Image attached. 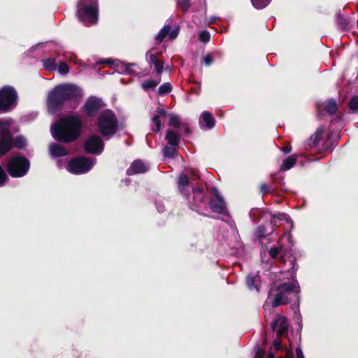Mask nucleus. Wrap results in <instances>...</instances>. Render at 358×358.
<instances>
[{
    "label": "nucleus",
    "instance_id": "a878e982",
    "mask_svg": "<svg viewBox=\"0 0 358 358\" xmlns=\"http://www.w3.org/2000/svg\"><path fill=\"white\" fill-rule=\"evenodd\" d=\"M283 246L278 243V247H273L269 250V255L272 258L275 259L283 253Z\"/></svg>",
    "mask_w": 358,
    "mask_h": 358
},
{
    "label": "nucleus",
    "instance_id": "4d7b16f0",
    "mask_svg": "<svg viewBox=\"0 0 358 358\" xmlns=\"http://www.w3.org/2000/svg\"><path fill=\"white\" fill-rule=\"evenodd\" d=\"M291 264L292 265V268L295 270L294 267H295V262L294 260H292L291 261Z\"/></svg>",
    "mask_w": 358,
    "mask_h": 358
},
{
    "label": "nucleus",
    "instance_id": "412c9836",
    "mask_svg": "<svg viewBox=\"0 0 358 358\" xmlns=\"http://www.w3.org/2000/svg\"><path fill=\"white\" fill-rule=\"evenodd\" d=\"M297 158L295 155H291L288 157L286 159H285L280 166V170L282 171H287L292 168L296 162Z\"/></svg>",
    "mask_w": 358,
    "mask_h": 358
},
{
    "label": "nucleus",
    "instance_id": "f03ea898",
    "mask_svg": "<svg viewBox=\"0 0 358 358\" xmlns=\"http://www.w3.org/2000/svg\"><path fill=\"white\" fill-rule=\"evenodd\" d=\"M81 123L74 116L61 118L51 127L52 137L57 141L68 143L74 141L80 134Z\"/></svg>",
    "mask_w": 358,
    "mask_h": 358
},
{
    "label": "nucleus",
    "instance_id": "a18cd8bd",
    "mask_svg": "<svg viewBox=\"0 0 358 358\" xmlns=\"http://www.w3.org/2000/svg\"><path fill=\"white\" fill-rule=\"evenodd\" d=\"M203 62L206 65L209 66L213 63V59L210 55H207L203 58Z\"/></svg>",
    "mask_w": 358,
    "mask_h": 358
},
{
    "label": "nucleus",
    "instance_id": "4468645a",
    "mask_svg": "<svg viewBox=\"0 0 358 358\" xmlns=\"http://www.w3.org/2000/svg\"><path fill=\"white\" fill-rule=\"evenodd\" d=\"M215 121L212 114L208 111L203 112L199 118V125L201 128L210 129L215 126Z\"/></svg>",
    "mask_w": 358,
    "mask_h": 358
},
{
    "label": "nucleus",
    "instance_id": "6e6552de",
    "mask_svg": "<svg viewBox=\"0 0 358 358\" xmlns=\"http://www.w3.org/2000/svg\"><path fill=\"white\" fill-rule=\"evenodd\" d=\"M17 93L11 87H4L0 90V110L8 111L15 105Z\"/></svg>",
    "mask_w": 358,
    "mask_h": 358
},
{
    "label": "nucleus",
    "instance_id": "052dcab7",
    "mask_svg": "<svg viewBox=\"0 0 358 358\" xmlns=\"http://www.w3.org/2000/svg\"><path fill=\"white\" fill-rule=\"evenodd\" d=\"M281 358H283V357H281Z\"/></svg>",
    "mask_w": 358,
    "mask_h": 358
},
{
    "label": "nucleus",
    "instance_id": "79ce46f5",
    "mask_svg": "<svg viewBox=\"0 0 358 358\" xmlns=\"http://www.w3.org/2000/svg\"><path fill=\"white\" fill-rule=\"evenodd\" d=\"M179 33V29L178 27L174 28L173 29H171L169 33V39L173 40L176 38Z\"/></svg>",
    "mask_w": 358,
    "mask_h": 358
},
{
    "label": "nucleus",
    "instance_id": "f257e3e1",
    "mask_svg": "<svg viewBox=\"0 0 358 358\" xmlns=\"http://www.w3.org/2000/svg\"><path fill=\"white\" fill-rule=\"evenodd\" d=\"M82 96L81 89L76 85H57L48 94V110L51 113H55L66 101L80 99Z\"/></svg>",
    "mask_w": 358,
    "mask_h": 358
},
{
    "label": "nucleus",
    "instance_id": "603ef678",
    "mask_svg": "<svg viewBox=\"0 0 358 358\" xmlns=\"http://www.w3.org/2000/svg\"><path fill=\"white\" fill-rule=\"evenodd\" d=\"M157 209L160 213L164 212V206L162 203H157Z\"/></svg>",
    "mask_w": 358,
    "mask_h": 358
},
{
    "label": "nucleus",
    "instance_id": "ea45409f",
    "mask_svg": "<svg viewBox=\"0 0 358 358\" xmlns=\"http://www.w3.org/2000/svg\"><path fill=\"white\" fill-rule=\"evenodd\" d=\"M178 6L184 10H187L190 6L189 0H176Z\"/></svg>",
    "mask_w": 358,
    "mask_h": 358
},
{
    "label": "nucleus",
    "instance_id": "f8f14e48",
    "mask_svg": "<svg viewBox=\"0 0 358 358\" xmlns=\"http://www.w3.org/2000/svg\"><path fill=\"white\" fill-rule=\"evenodd\" d=\"M148 169L149 166L147 163L141 160H135L127 169V173L128 175L144 173L148 171Z\"/></svg>",
    "mask_w": 358,
    "mask_h": 358
},
{
    "label": "nucleus",
    "instance_id": "473e14b6",
    "mask_svg": "<svg viewBox=\"0 0 358 358\" xmlns=\"http://www.w3.org/2000/svg\"><path fill=\"white\" fill-rule=\"evenodd\" d=\"M273 218H278L280 220L286 221L288 224H289L290 227H292V228L293 227L292 222L291 221L288 215H287L286 214L279 213L278 215H273Z\"/></svg>",
    "mask_w": 358,
    "mask_h": 358
},
{
    "label": "nucleus",
    "instance_id": "e433bc0d",
    "mask_svg": "<svg viewBox=\"0 0 358 358\" xmlns=\"http://www.w3.org/2000/svg\"><path fill=\"white\" fill-rule=\"evenodd\" d=\"M15 145L18 148H22L26 145V139L23 136H19L14 141Z\"/></svg>",
    "mask_w": 358,
    "mask_h": 358
},
{
    "label": "nucleus",
    "instance_id": "c85d7f7f",
    "mask_svg": "<svg viewBox=\"0 0 358 358\" xmlns=\"http://www.w3.org/2000/svg\"><path fill=\"white\" fill-rule=\"evenodd\" d=\"M43 64L44 67L49 70H55L57 69V64L55 59H45L43 60Z\"/></svg>",
    "mask_w": 358,
    "mask_h": 358
},
{
    "label": "nucleus",
    "instance_id": "864d4df0",
    "mask_svg": "<svg viewBox=\"0 0 358 358\" xmlns=\"http://www.w3.org/2000/svg\"><path fill=\"white\" fill-rule=\"evenodd\" d=\"M291 150H292V148L291 147H286V148H282V151L285 154L289 153L291 152Z\"/></svg>",
    "mask_w": 358,
    "mask_h": 358
},
{
    "label": "nucleus",
    "instance_id": "f704fd0d",
    "mask_svg": "<svg viewBox=\"0 0 358 358\" xmlns=\"http://www.w3.org/2000/svg\"><path fill=\"white\" fill-rule=\"evenodd\" d=\"M180 124V120L178 115H171L169 120V125L177 127Z\"/></svg>",
    "mask_w": 358,
    "mask_h": 358
},
{
    "label": "nucleus",
    "instance_id": "49530a36",
    "mask_svg": "<svg viewBox=\"0 0 358 358\" xmlns=\"http://www.w3.org/2000/svg\"><path fill=\"white\" fill-rule=\"evenodd\" d=\"M264 352L260 348H258L254 358H264Z\"/></svg>",
    "mask_w": 358,
    "mask_h": 358
},
{
    "label": "nucleus",
    "instance_id": "7ed1b4c3",
    "mask_svg": "<svg viewBox=\"0 0 358 358\" xmlns=\"http://www.w3.org/2000/svg\"><path fill=\"white\" fill-rule=\"evenodd\" d=\"M299 292V284L296 279L292 278L291 282H283L275 289L271 290L269 298L274 294V299L271 301V307L275 308L280 305L287 304L291 296H294L298 299Z\"/></svg>",
    "mask_w": 358,
    "mask_h": 358
},
{
    "label": "nucleus",
    "instance_id": "58836bf2",
    "mask_svg": "<svg viewBox=\"0 0 358 358\" xmlns=\"http://www.w3.org/2000/svg\"><path fill=\"white\" fill-rule=\"evenodd\" d=\"M58 71L59 73L65 75L69 71L68 65L64 62H61L58 66Z\"/></svg>",
    "mask_w": 358,
    "mask_h": 358
},
{
    "label": "nucleus",
    "instance_id": "5701e85b",
    "mask_svg": "<svg viewBox=\"0 0 358 358\" xmlns=\"http://www.w3.org/2000/svg\"><path fill=\"white\" fill-rule=\"evenodd\" d=\"M259 282V275H248L247 277V285L249 289H255L257 292H259L258 283Z\"/></svg>",
    "mask_w": 358,
    "mask_h": 358
},
{
    "label": "nucleus",
    "instance_id": "6ab92c4d",
    "mask_svg": "<svg viewBox=\"0 0 358 358\" xmlns=\"http://www.w3.org/2000/svg\"><path fill=\"white\" fill-rule=\"evenodd\" d=\"M13 121L10 119L0 120V133L1 137L11 136L10 127Z\"/></svg>",
    "mask_w": 358,
    "mask_h": 358
},
{
    "label": "nucleus",
    "instance_id": "a211bd4d",
    "mask_svg": "<svg viewBox=\"0 0 358 358\" xmlns=\"http://www.w3.org/2000/svg\"><path fill=\"white\" fill-rule=\"evenodd\" d=\"M13 145L12 136L1 137L0 141V157L8 152Z\"/></svg>",
    "mask_w": 358,
    "mask_h": 358
},
{
    "label": "nucleus",
    "instance_id": "6e6d98bb",
    "mask_svg": "<svg viewBox=\"0 0 358 358\" xmlns=\"http://www.w3.org/2000/svg\"><path fill=\"white\" fill-rule=\"evenodd\" d=\"M267 358H275V355H274V354H273V353H270V354L268 355Z\"/></svg>",
    "mask_w": 358,
    "mask_h": 358
},
{
    "label": "nucleus",
    "instance_id": "39448f33",
    "mask_svg": "<svg viewBox=\"0 0 358 358\" xmlns=\"http://www.w3.org/2000/svg\"><path fill=\"white\" fill-rule=\"evenodd\" d=\"M98 131L105 137H111L117 129V120L110 110L102 112L97 121Z\"/></svg>",
    "mask_w": 358,
    "mask_h": 358
},
{
    "label": "nucleus",
    "instance_id": "c03bdc74",
    "mask_svg": "<svg viewBox=\"0 0 358 358\" xmlns=\"http://www.w3.org/2000/svg\"><path fill=\"white\" fill-rule=\"evenodd\" d=\"M153 65L155 66V71L158 73H161L163 71V68H164V64L162 62L158 61L157 62H156L155 64H153Z\"/></svg>",
    "mask_w": 358,
    "mask_h": 358
},
{
    "label": "nucleus",
    "instance_id": "8fccbe9b",
    "mask_svg": "<svg viewBox=\"0 0 358 358\" xmlns=\"http://www.w3.org/2000/svg\"><path fill=\"white\" fill-rule=\"evenodd\" d=\"M260 190L262 193L265 194L268 191V187L266 184H262L260 186Z\"/></svg>",
    "mask_w": 358,
    "mask_h": 358
},
{
    "label": "nucleus",
    "instance_id": "0eeeda50",
    "mask_svg": "<svg viewBox=\"0 0 358 358\" xmlns=\"http://www.w3.org/2000/svg\"><path fill=\"white\" fill-rule=\"evenodd\" d=\"M95 163V158L76 157L69 161L66 169L73 174H83L88 172Z\"/></svg>",
    "mask_w": 358,
    "mask_h": 358
},
{
    "label": "nucleus",
    "instance_id": "2f4dec72",
    "mask_svg": "<svg viewBox=\"0 0 358 358\" xmlns=\"http://www.w3.org/2000/svg\"><path fill=\"white\" fill-rule=\"evenodd\" d=\"M171 85L170 83H166L162 85L158 90V92L159 94H164L169 93L171 91Z\"/></svg>",
    "mask_w": 358,
    "mask_h": 358
},
{
    "label": "nucleus",
    "instance_id": "9b49d317",
    "mask_svg": "<svg viewBox=\"0 0 358 358\" xmlns=\"http://www.w3.org/2000/svg\"><path fill=\"white\" fill-rule=\"evenodd\" d=\"M215 199L210 202L211 210L217 213L224 214L226 211L225 203L217 189H214Z\"/></svg>",
    "mask_w": 358,
    "mask_h": 358
},
{
    "label": "nucleus",
    "instance_id": "4be33fe9",
    "mask_svg": "<svg viewBox=\"0 0 358 358\" xmlns=\"http://www.w3.org/2000/svg\"><path fill=\"white\" fill-rule=\"evenodd\" d=\"M166 139L168 141L169 144L175 147L178 144L180 136L172 130H168L166 135Z\"/></svg>",
    "mask_w": 358,
    "mask_h": 358
},
{
    "label": "nucleus",
    "instance_id": "de8ad7c7",
    "mask_svg": "<svg viewBox=\"0 0 358 358\" xmlns=\"http://www.w3.org/2000/svg\"><path fill=\"white\" fill-rule=\"evenodd\" d=\"M296 358H305L301 348H296Z\"/></svg>",
    "mask_w": 358,
    "mask_h": 358
},
{
    "label": "nucleus",
    "instance_id": "b1692460",
    "mask_svg": "<svg viewBox=\"0 0 358 358\" xmlns=\"http://www.w3.org/2000/svg\"><path fill=\"white\" fill-rule=\"evenodd\" d=\"M193 192V199L195 205H198L203 199V189L202 187H198L194 189H191Z\"/></svg>",
    "mask_w": 358,
    "mask_h": 358
},
{
    "label": "nucleus",
    "instance_id": "423d86ee",
    "mask_svg": "<svg viewBox=\"0 0 358 358\" xmlns=\"http://www.w3.org/2000/svg\"><path fill=\"white\" fill-rule=\"evenodd\" d=\"M29 166V162L25 157H13L8 162L6 169L11 177L20 178L26 175Z\"/></svg>",
    "mask_w": 358,
    "mask_h": 358
},
{
    "label": "nucleus",
    "instance_id": "c9c22d12",
    "mask_svg": "<svg viewBox=\"0 0 358 358\" xmlns=\"http://www.w3.org/2000/svg\"><path fill=\"white\" fill-rule=\"evenodd\" d=\"M349 108L353 112L358 111V97H353L349 103Z\"/></svg>",
    "mask_w": 358,
    "mask_h": 358
},
{
    "label": "nucleus",
    "instance_id": "3c124183",
    "mask_svg": "<svg viewBox=\"0 0 358 358\" xmlns=\"http://www.w3.org/2000/svg\"><path fill=\"white\" fill-rule=\"evenodd\" d=\"M134 66L133 64H129L127 66H125V69H124V71L127 73H133L132 71L131 70V67Z\"/></svg>",
    "mask_w": 358,
    "mask_h": 358
},
{
    "label": "nucleus",
    "instance_id": "bb28decb",
    "mask_svg": "<svg viewBox=\"0 0 358 358\" xmlns=\"http://www.w3.org/2000/svg\"><path fill=\"white\" fill-rule=\"evenodd\" d=\"M273 231H274L273 226L271 227V228L270 229L269 231H268L265 227H259L257 229L256 235L259 238H262V237H266V236L272 234Z\"/></svg>",
    "mask_w": 358,
    "mask_h": 358
},
{
    "label": "nucleus",
    "instance_id": "dca6fc26",
    "mask_svg": "<svg viewBox=\"0 0 358 358\" xmlns=\"http://www.w3.org/2000/svg\"><path fill=\"white\" fill-rule=\"evenodd\" d=\"M189 182L188 178L185 174H181L178 179V185L180 192L187 196V199H189L187 194L191 191L189 187Z\"/></svg>",
    "mask_w": 358,
    "mask_h": 358
},
{
    "label": "nucleus",
    "instance_id": "13d9d810",
    "mask_svg": "<svg viewBox=\"0 0 358 358\" xmlns=\"http://www.w3.org/2000/svg\"><path fill=\"white\" fill-rule=\"evenodd\" d=\"M264 310L266 311L267 308H269V306L268 304H266L264 306Z\"/></svg>",
    "mask_w": 358,
    "mask_h": 358
},
{
    "label": "nucleus",
    "instance_id": "4c0bfd02",
    "mask_svg": "<svg viewBox=\"0 0 358 358\" xmlns=\"http://www.w3.org/2000/svg\"><path fill=\"white\" fill-rule=\"evenodd\" d=\"M199 38L201 41L206 43L210 41V35L208 31H203L199 34Z\"/></svg>",
    "mask_w": 358,
    "mask_h": 358
},
{
    "label": "nucleus",
    "instance_id": "c756f323",
    "mask_svg": "<svg viewBox=\"0 0 358 358\" xmlns=\"http://www.w3.org/2000/svg\"><path fill=\"white\" fill-rule=\"evenodd\" d=\"M271 0H251V2L257 9H262L265 8Z\"/></svg>",
    "mask_w": 358,
    "mask_h": 358
},
{
    "label": "nucleus",
    "instance_id": "5fc2aeb1",
    "mask_svg": "<svg viewBox=\"0 0 358 358\" xmlns=\"http://www.w3.org/2000/svg\"><path fill=\"white\" fill-rule=\"evenodd\" d=\"M285 237L289 242H291L292 236L290 234H288L287 235L285 234Z\"/></svg>",
    "mask_w": 358,
    "mask_h": 358
},
{
    "label": "nucleus",
    "instance_id": "20e7f679",
    "mask_svg": "<svg viewBox=\"0 0 358 358\" xmlns=\"http://www.w3.org/2000/svg\"><path fill=\"white\" fill-rule=\"evenodd\" d=\"M77 16L86 26L96 23L99 16L98 0H79Z\"/></svg>",
    "mask_w": 358,
    "mask_h": 358
},
{
    "label": "nucleus",
    "instance_id": "37998d69",
    "mask_svg": "<svg viewBox=\"0 0 358 358\" xmlns=\"http://www.w3.org/2000/svg\"><path fill=\"white\" fill-rule=\"evenodd\" d=\"M146 57H147V59L152 64H155L156 62H157L159 61L157 59V55L155 54L148 53V54H147Z\"/></svg>",
    "mask_w": 358,
    "mask_h": 358
},
{
    "label": "nucleus",
    "instance_id": "bf43d9fd",
    "mask_svg": "<svg viewBox=\"0 0 358 358\" xmlns=\"http://www.w3.org/2000/svg\"><path fill=\"white\" fill-rule=\"evenodd\" d=\"M103 63L104 64H110V62L108 61H105Z\"/></svg>",
    "mask_w": 358,
    "mask_h": 358
},
{
    "label": "nucleus",
    "instance_id": "1a4fd4ad",
    "mask_svg": "<svg viewBox=\"0 0 358 358\" xmlns=\"http://www.w3.org/2000/svg\"><path fill=\"white\" fill-rule=\"evenodd\" d=\"M104 144L101 138L93 135L90 136L85 142V150L88 153L100 154L103 150Z\"/></svg>",
    "mask_w": 358,
    "mask_h": 358
},
{
    "label": "nucleus",
    "instance_id": "72a5a7b5",
    "mask_svg": "<svg viewBox=\"0 0 358 358\" xmlns=\"http://www.w3.org/2000/svg\"><path fill=\"white\" fill-rule=\"evenodd\" d=\"M323 132H324V129L320 128L316 131L315 134L312 136L311 139H313V144L314 145H315L319 142Z\"/></svg>",
    "mask_w": 358,
    "mask_h": 358
},
{
    "label": "nucleus",
    "instance_id": "393cba45",
    "mask_svg": "<svg viewBox=\"0 0 358 358\" xmlns=\"http://www.w3.org/2000/svg\"><path fill=\"white\" fill-rule=\"evenodd\" d=\"M171 30V27L169 25H165L158 33V34L155 37V40L158 43H161L164 39L168 36L169 33Z\"/></svg>",
    "mask_w": 358,
    "mask_h": 358
},
{
    "label": "nucleus",
    "instance_id": "cd10ccee",
    "mask_svg": "<svg viewBox=\"0 0 358 358\" xmlns=\"http://www.w3.org/2000/svg\"><path fill=\"white\" fill-rule=\"evenodd\" d=\"M159 83V80H150L144 82L142 84V87L144 90L148 91L150 89L155 88Z\"/></svg>",
    "mask_w": 358,
    "mask_h": 358
},
{
    "label": "nucleus",
    "instance_id": "7c9ffc66",
    "mask_svg": "<svg viewBox=\"0 0 358 358\" xmlns=\"http://www.w3.org/2000/svg\"><path fill=\"white\" fill-rule=\"evenodd\" d=\"M165 157H173L177 154V150L173 147H165L163 150Z\"/></svg>",
    "mask_w": 358,
    "mask_h": 358
},
{
    "label": "nucleus",
    "instance_id": "f3484780",
    "mask_svg": "<svg viewBox=\"0 0 358 358\" xmlns=\"http://www.w3.org/2000/svg\"><path fill=\"white\" fill-rule=\"evenodd\" d=\"M50 152L53 157H62L69 154L68 150L62 145L52 143L49 148Z\"/></svg>",
    "mask_w": 358,
    "mask_h": 358
},
{
    "label": "nucleus",
    "instance_id": "a19ab883",
    "mask_svg": "<svg viewBox=\"0 0 358 358\" xmlns=\"http://www.w3.org/2000/svg\"><path fill=\"white\" fill-rule=\"evenodd\" d=\"M8 179V176L6 175V173L2 168V166L0 165V187H1L6 180Z\"/></svg>",
    "mask_w": 358,
    "mask_h": 358
},
{
    "label": "nucleus",
    "instance_id": "2eb2a0df",
    "mask_svg": "<svg viewBox=\"0 0 358 358\" xmlns=\"http://www.w3.org/2000/svg\"><path fill=\"white\" fill-rule=\"evenodd\" d=\"M156 113L152 118L155 127H152V131L159 132L161 130L162 119H164L166 115V111L162 107H158L156 110Z\"/></svg>",
    "mask_w": 358,
    "mask_h": 358
},
{
    "label": "nucleus",
    "instance_id": "aec40b11",
    "mask_svg": "<svg viewBox=\"0 0 358 358\" xmlns=\"http://www.w3.org/2000/svg\"><path fill=\"white\" fill-rule=\"evenodd\" d=\"M319 109H324L329 114H334L338 109L336 102L334 99H329L318 105Z\"/></svg>",
    "mask_w": 358,
    "mask_h": 358
},
{
    "label": "nucleus",
    "instance_id": "09e8293b",
    "mask_svg": "<svg viewBox=\"0 0 358 358\" xmlns=\"http://www.w3.org/2000/svg\"><path fill=\"white\" fill-rule=\"evenodd\" d=\"M273 346L275 350H280L282 348L281 341L280 340H275L273 342Z\"/></svg>",
    "mask_w": 358,
    "mask_h": 358
},
{
    "label": "nucleus",
    "instance_id": "ddd939ff",
    "mask_svg": "<svg viewBox=\"0 0 358 358\" xmlns=\"http://www.w3.org/2000/svg\"><path fill=\"white\" fill-rule=\"evenodd\" d=\"M289 326L287 319L284 316H278L272 324V329L278 335L283 334Z\"/></svg>",
    "mask_w": 358,
    "mask_h": 358
},
{
    "label": "nucleus",
    "instance_id": "9d476101",
    "mask_svg": "<svg viewBox=\"0 0 358 358\" xmlns=\"http://www.w3.org/2000/svg\"><path fill=\"white\" fill-rule=\"evenodd\" d=\"M103 106L101 99L95 97H90L84 105V111L90 116H94L96 112Z\"/></svg>",
    "mask_w": 358,
    "mask_h": 358
}]
</instances>
